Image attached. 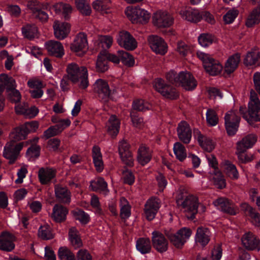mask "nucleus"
<instances>
[{"label": "nucleus", "mask_w": 260, "mask_h": 260, "mask_svg": "<svg viewBox=\"0 0 260 260\" xmlns=\"http://www.w3.org/2000/svg\"><path fill=\"white\" fill-rule=\"evenodd\" d=\"M53 27L55 38L59 40H63L70 33L71 27L67 22L56 20L54 22Z\"/></svg>", "instance_id": "22"}, {"label": "nucleus", "mask_w": 260, "mask_h": 260, "mask_svg": "<svg viewBox=\"0 0 260 260\" xmlns=\"http://www.w3.org/2000/svg\"><path fill=\"white\" fill-rule=\"evenodd\" d=\"M206 119L208 123L211 126L216 125L218 122V118L215 111L212 109H208L206 112Z\"/></svg>", "instance_id": "58"}, {"label": "nucleus", "mask_w": 260, "mask_h": 260, "mask_svg": "<svg viewBox=\"0 0 260 260\" xmlns=\"http://www.w3.org/2000/svg\"><path fill=\"white\" fill-rule=\"evenodd\" d=\"M56 171L50 167L41 168L38 171V178L42 184H47L56 176Z\"/></svg>", "instance_id": "24"}, {"label": "nucleus", "mask_w": 260, "mask_h": 260, "mask_svg": "<svg viewBox=\"0 0 260 260\" xmlns=\"http://www.w3.org/2000/svg\"><path fill=\"white\" fill-rule=\"evenodd\" d=\"M23 36L28 39L34 38L38 32L37 27L35 25H26L22 28Z\"/></svg>", "instance_id": "51"}, {"label": "nucleus", "mask_w": 260, "mask_h": 260, "mask_svg": "<svg viewBox=\"0 0 260 260\" xmlns=\"http://www.w3.org/2000/svg\"><path fill=\"white\" fill-rule=\"evenodd\" d=\"M40 147L39 145H32L28 148L26 155L29 160H32L40 156Z\"/></svg>", "instance_id": "55"}, {"label": "nucleus", "mask_w": 260, "mask_h": 260, "mask_svg": "<svg viewBox=\"0 0 260 260\" xmlns=\"http://www.w3.org/2000/svg\"><path fill=\"white\" fill-rule=\"evenodd\" d=\"M166 79L176 85L181 86L186 90H192L197 86V81L193 75L187 71L177 73L171 70L166 75Z\"/></svg>", "instance_id": "1"}, {"label": "nucleus", "mask_w": 260, "mask_h": 260, "mask_svg": "<svg viewBox=\"0 0 260 260\" xmlns=\"http://www.w3.org/2000/svg\"><path fill=\"white\" fill-rule=\"evenodd\" d=\"M148 40L151 49L156 54L164 55L168 50V45L164 39L158 36H149Z\"/></svg>", "instance_id": "16"}, {"label": "nucleus", "mask_w": 260, "mask_h": 260, "mask_svg": "<svg viewBox=\"0 0 260 260\" xmlns=\"http://www.w3.org/2000/svg\"><path fill=\"white\" fill-rule=\"evenodd\" d=\"M69 238L71 245L75 249H77L82 246L83 243L79 232L75 227H72L70 229Z\"/></svg>", "instance_id": "36"}, {"label": "nucleus", "mask_w": 260, "mask_h": 260, "mask_svg": "<svg viewBox=\"0 0 260 260\" xmlns=\"http://www.w3.org/2000/svg\"><path fill=\"white\" fill-rule=\"evenodd\" d=\"M75 4L78 10L83 15L89 16L91 14V7L86 0H75Z\"/></svg>", "instance_id": "41"}, {"label": "nucleus", "mask_w": 260, "mask_h": 260, "mask_svg": "<svg viewBox=\"0 0 260 260\" xmlns=\"http://www.w3.org/2000/svg\"><path fill=\"white\" fill-rule=\"evenodd\" d=\"M193 136L197 140L200 146L205 151L211 152L214 147V144L212 140L209 137L201 134V132L198 129L193 130Z\"/></svg>", "instance_id": "21"}, {"label": "nucleus", "mask_w": 260, "mask_h": 260, "mask_svg": "<svg viewBox=\"0 0 260 260\" xmlns=\"http://www.w3.org/2000/svg\"><path fill=\"white\" fill-rule=\"evenodd\" d=\"M165 234L173 245L177 248H181L191 236V231L188 228H183L175 234L166 231Z\"/></svg>", "instance_id": "9"}, {"label": "nucleus", "mask_w": 260, "mask_h": 260, "mask_svg": "<svg viewBox=\"0 0 260 260\" xmlns=\"http://www.w3.org/2000/svg\"><path fill=\"white\" fill-rule=\"evenodd\" d=\"M177 132L179 140L183 143L188 144L190 142L192 136L191 129L186 122H180L178 124Z\"/></svg>", "instance_id": "20"}, {"label": "nucleus", "mask_w": 260, "mask_h": 260, "mask_svg": "<svg viewBox=\"0 0 260 260\" xmlns=\"http://www.w3.org/2000/svg\"><path fill=\"white\" fill-rule=\"evenodd\" d=\"M70 49L77 55H83L88 49L86 35L83 32L77 34L71 44Z\"/></svg>", "instance_id": "11"}, {"label": "nucleus", "mask_w": 260, "mask_h": 260, "mask_svg": "<svg viewBox=\"0 0 260 260\" xmlns=\"http://www.w3.org/2000/svg\"><path fill=\"white\" fill-rule=\"evenodd\" d=\"M210 237V232L208 229L204 227H199L196 235V241L203 246L207 245Z\"/></svg>", "instance_id": "32"}, {"label": "nucleus", "mask_w": 260, "mask_h": 260, "mask_svg": "<svg viewBox=\"0 0 260 260\" xmlns=\"http://www.w3.org/2000/svg\"><path fill=\"white\" fill-rule=\"evenodd\" d=\"M60 260H75V257L72 252L66 247H60L58 252Z\"/></svg>", "instance_id": "54"}, {"label": "nucleus", "mask_w": 260, "mask_h": 260, "mask_svg": "<svg viewBox=\"0 0 260 260\" xmlns=\"http://www.w3.org/2000/svg\"><path fill=\"white\" fill-rule=\"evenodd\" d=\"M113 43V38L110 36H102L99 39V45L103 50L109 49Z\"/></svg>", "instance_id": "57"}, {"label": "nucleus", "mask_w": 260, "mask_h": 260, "mask_svg": "<svg viewBox=\"0 0 260 260\" xmlns=\"http://www.w3.org/2000/svg\"><path fill=\"white\" fill-rule=\"evenodd\" d=\"M151 240L153 248L158 252H166L169 247V242L160 232L154 231L152 233Z\"/></svg>", "instance_id": "15"}, {"label": "nucleus", "mask_w": 260, "mask_h": 260, "mask_svg": "<svg viewBox=\"0 0 260 260\" xmlns=\"http://www.w3.org/2000/svg\"><path fill=\"white\" fill-rule=\"evenodd\" d=\"M120 216L122 219L128 218L131 214V206L127 200L121 197L120 199Z\"/></svg>", "instance_id": "43"}, {"label": "nucleus", "mask_w": 260, "mask_h": 260, "mask_svg": "<svg viewBox=\"0 0 260 260\" xmlns=\"http://www.w3.org/2000/svg\"><path fill=\"white\" fill-rule=\"evenodd\" d=\"M133 109L132 110H135L138 111L144 112L146 110H149L151 106L149 103L145 101L142 99H137L134 101L132 105Z\"/></svg>", "instance_id": "48"}, {"label": "nucleus", "mask_w": 260, "mask_h": 260, "mask_svg": "<svg viewBox=\"0 0 260 260\" xmlns=\"http://www.w3.org/2000/svg\"><path fill=\"white\" fill-rule=\"evenodd\" d=\"M214 204L222 211L230 215H236L238 212L237 207L228 199L218 198L214 202Z\"/></svg>", "instance_id": "18"}, {"label": "nucleus", "mask_w": 260, "mask_h": 260, "mask_svg": "<svg viewBox=\"0 0 260 260\" xmlns=\"http://www.w3.org/2000/svg\"><path fill=\"white\" fill-rule=\"evenodd\" d=\"M72 213L75 219L82 224H87L90 220L89 215L81 209L75 210Z\"/></svg>", "instance_id": "52"}, {"label": "nucleus", "mask_w": 260, "mask_h": 260, "mask_svg": "<svg viewBox=\"0 0 260 260\" xmlns=\"http://www.w3.org/2000/svg\"><path fill=\"white\" fill-rule=\"evenodd\" d=\"M25 145V142L17 143L14 141L8 142L4 147L3 156L9 160V164H14L19 156L20 151Z\"/></svg>", "instance_id": "7"}, {"label": "nucleus", "mask_w": 260, "mask_h": 260, "mask_svg": "<svg viewBox=\"0 0 260 260\" xmlns=\"http://www.w3.org/2000/svg\"><path fill=\"white\" fill-rule=\"evenodd\" d=\"M223 168L225 174L232 179L239 178V173L236 166L229 161H225L223 164Z\"/></svg>", "instance_id": "37"}, {"label": "nucleus", "mask_w": 260, "mask_h": 260, "mask_svg": "<svg viewBox=\"0 0 260 260\" xmlns=\"http://www.w3.org/2000/svg\"><path fill=\"white\" fill-rule=\"evenodd\" d=\"M123 179L124 183L128 185H132L135 180L133 173L128 170H126L123 172Z\"/></svg>", "instance_id": "63"}, {"label": "nucleus", "mask_w": 260, "mask_h": 260, "mask_svg": "<svg viewBox=\"0 0 260 260\" xmlns=\"http://www.w3.org/2000/svg\"><path fill=\"white\" fill-rule=\"evenodd\" d=\"M213 181L214 185L219 189H222L226 186V182L221 172L217 171L213 172Z\"/></svg>", "instance_id": "49"}, {"label": "nucleus", "mask_w": 260, "mask_h": 260, "mask_svg": "<svg viewBox=\"0 0 260 260\" xmlns=\"http://www.w3.org/2000/svg\"><path fill=\"white\" fill-rule=\"evenodd\" d=\"M108 60L106 59V56L102 53L98 56L96 63V70L99 72H105L108 69Z\"/></svg>", "instance_id": "45"}, {"label": "nucleus", "mask_w": 260, "mask_h": 260, "mask_svg": "<svg viewBox=\"0 0 260 260\" xmlns=\"http://www.w3.org/2000/svg\"><path fill=\"white\" fill-rule=\"evenodd\" d=\"M47 8L48 5H44L42 9L39 8L38 10H35L32 15L33 17L42 22H46L48 19V15L44 10L47 9Z\"/></svg>", "instance_id": "53"}, {"label": "nucleus", "mask_w": 260, "mask_h": 260, "mask_svg": "<svg viewBox=\"0 0 260 260\" xmlns=\"http://www.w3.org/2000/svg\"><path fill=\"white\" fill-rule=\"evenodd\" d=\"M173 151L176 158L180 161H183L187 156L185 147L180 142L174 144Z\"/></svg>", "instance_id": "44"}, {"label": "nucleus", "mask_w": 260, "mask_h": 260, "mask_svg": "<svg viewBox=\"0 0 260 260\" xmlns=\"http://www.w3.org/2000/svg\"><path fill=\"white\" fill-rule=\"evenodd\" d=\"M38 236L43 240H49L53 238L54 236L51 228L47 224L41 226L38 230Z\"/></svg>", "instance_id": "50"}, {"label": "nucleus", "mask_w": 260, "mask_h": 260, "mask_svg": "<svg viewBox=\"0 0 260 260\" xmlns=\"http://www.w3.org/2000/svg\"><path fill=\"white\" fill-rule=\"evenodd\" d=\"M120 121L115 115L110 116L107 123L108 133L112 137L116 136L119 133Z\"/></svg>", "instance_id": "34"}, {"label": "nucleus", "mask_w": 260, "mask_h": 260, "mask_svg": "<svg viewBox=\"0 0 260 260\" xmlns=\"http://www.w3.org/2000/svg\"><path fill=\"white\" fill-rule=\"evenodd\" d=\"M15 238L12 234L5 232L0 236V249L6 251H11L15 248L14 241Z\"/></svg>", "instance_id": "26"}, {"label": "nucleus", "mask_w": 260, "mask_h": 260, "mask_svg": "<svg viewBox=\"0 0 260 260\" xmlns=\"http://www.w3.org/2000/svg\"><path fill=\"white\" fill-rule=\"evenodd\" d=\"M27 134L22 126L15 128L10 134L11 141H14L15 143L23 139H24Z\"/></svg>", "instance_id": "46"}, {"label": "nucleus", "mask_w": 260, "mask_h": 260, "mask_svg": "<svg viewBox=\"0 0 260 260\" xmlns=\"http://www.w3.org/2000/svg\"><path fill=\"white\" fill-rule=\"evenodd\" d=\"M93 86L94 91L99 99L104 103L108 102L111 94L108 83L105 80L99 79L96 81Z\"/></svg>", "instance_id": "14"}, {"label": "nucleus", "mask_w": 260, "mask_h": 260, "mask_svg": "<svg viewBox=\"0 0 260 260\" xmlns=\"http://www.w3.org/2000/svg\"><path fill=\"white\" fill-rule=\"evenodd\" d=\"M93 161L96 171L101 172L104 169V164L100 148L97 146L93 147L92 149Z\"/></svg>", "instance_id": "35"}, {"label": "nucleus", "mask_w": 260, "mask_h": 260, "mask_svg": "<svg viewBox=\"0 0 260 260\" xmlns=\"http://www.w3.org/2000/svg\"><path fill=\"white\" fill-rule=\"evenodd\" d=\"M118 44L127 50H133L137 47L135 38L126 31H120L117 38Z\"/></svg>", "instance_id": "17"}, {"label": "nucleus", "mask_w": 260, "mask_h": 260, "mask_svg": "<svg viewBox=\"0 0 260 260\" xmlns=\"http://www.w3.org/2000/svg\"><path fill=\"white\" fill-rule=\"evenodd\" d=\"M0 81L4 85V90L6 88L7 97L11 103H17L20 101L21 95L19 91L16 89L15 80L5 74H1Z\"/></svg>", "instance_id": "5"}, {"label": "nucleus", "mask_w": 260, "mask_h": 260, "mask_svg": "<svg viewBox=\"0 0 260 260\" xmlns=\"http://www.w3.org/2000/svg\"><path fill=\"white\" fill-rule=\"evenodd\" d=\"M152 151L145 145H141L137 152V159L142 166H145L151 159Z\"/></svg>", "instance_id": "27"}, {"label": "nucleus", "mask_w": 260, "mask_h": 260, "mask_svg": "<svg viewBox=\"0 0 260 260\" xmlns=\"http://www.w3.org/2000/svg\"><path fill=\"white\" fill-rule=\"evenodd\" d=\"M136 247L138 251L142 254L147 253L150 252L151 245L149 238H139L136 243Z\"/></svg>", "instance_id": "39"}, {"label": "nucleus", "mask_w": 260, "mask_h": 260, "mask_svg": "<svg viewBox=\"0 0 260 260\" xmlns=\"http://www.w3.org/2000/svg\"><path fill=\"white\" fill-rule=\"evenodd\" d=\"M245 108L241 107L239 109L240 113L248 122L260 121V101L257 94L253 89L250 92V101L248 103V116L245 113Z\"/></svg>", "instance_id": "3"}, {"label": "nucleus", "mask_w": 260, "mask_h": 260, "mask_svg": "<svg viewBox=\"0 0 260 260\" xmlns=\"http://www.w3.org/2000/svg\"><path fill=\"white\" fill-rule=\"evenodd\" d=\"M117 54L123 64L127 67H132L134 65L135 60L129 53L123 50H119Z\"/></svg>", "instance_id": "47"}, {"label": "nucleus", "mask_w": 260, "mask_h": 260, "mask_svg": "<svg viewBox=\"0 0 260 260\" xmlns=\"http://www.w3.org/2000/svg\"><path fill=\"white\" fill-rule=\"evenodd\" d=\"M153 86L158 92L166 98L174 100L178 98V94L175 88L165 83L161 78L155 80Z\"/></svg>", "instance_id": "10"}, {"label": "nucleus", "mask_w": 260, "mask_h": 260, "mask_svg": "<svg viewBox=\"0 0 260 260\" xmlns=\"http://www.w3.org/2000/svg\"><path fill=\"white\" fill-rule=\"evenodd\" d=\"M198 41L201 46L205 47L213 43V37L210 34H203L198 37Z\"/></svg>", "instance_id": "59"}, {"label": "nucleus", "mask_w": 260, "mask_h": 260, "mask_svg": "<svg viewBox=\"0 0 260 260\" xmlns=\"http://www.w3.org/2000/svg\"><path fill=\"white\" fill-rule=\"evenodd\" d=\"M244 64L246 66L260 64V52L254 51L248 52L244 60Z\"/></svg>", "instance_id": "38"}, {"label": "nucleus", "mask_w": 260, "mask_h": 260, "mask_svg": "<svg viewBox=\"0 0 260 260\" xmlns=\"http://www.w3.org/2000/svg\"><path fill=\"white\" fill-rule=\"evenodd\" d=\"M181 17L188 21L197 23L202 20L201 12L190 7L185 8L180 11Z\"/></svg>", "instance_id": "23"}, {"label": "nucleus", "mask_w": 260, "mask_h": 260, "mask_svg": "<svg viewBox=\"0 0 260 260\" xmlns=\"http://www.w3.org/2000/svg\"><path fill=\"white\" fill-rule=\"evenodd\" d=\"M7 11L10 15L14 17H18L20 15L21 9L17 5H9L7 7Z\"/></svg>", "instance_id": "64"}, {"label": "nucleus", "mask_w": 260, "mask_h": 260, "mask_svg": "<svg viewBox=\"0 0 260 260\" xmlns=\"http://www.w3.org/2000/svg\"><path fill=\"white\" fill-rule=\"evenodd\" d=\"M152 22L157 27H167L173 24V19L167 12L158 11L153 14Z\"/></svg>", "instance_id": "13"}, {"label": "nucleus", "mask_w": 260, "mask_h": 260, "mask_svg": "<svg viewBox=\"0 0 260 260\" xmlns=\"http://www.w3.org/2000/svg\"><path fill=\"white\" fill-rule=\"evenodd\" d=\"M145 207L152 209L154 211H158L160 207L158 199L156 198H151L149 199L146 203Z\"/></svg>", "instance_id": "61"}, {"label": "nucleus", "mask_w": 260, "mask_h": 260, "mask_svg": "<svg viewBox=\"0 0 260 260\" xmlns=\"http://www.w3.org/2000/svg\"><path fill=\"white\" fill-rule=\"evenodd\" d=\"M125 14L133 23H146L150 17V13L147 11L139 7H127Z\"/></svg>", "instance_id": "6"}, {"label": "nucleus", "mask_w": 260, "mask_h": 260, "mask_svg": "<svg viewBox=\"0 0 260 260\" xmlns=\"http://www.w3.org/2000/svg\"><path fill=\"white\" fill-rule=\"evenodd\" d=\"M176 203L188 219H193L195 218L199 207V201L197 197L180 192L176 197Z\"/></svg>", "instance_id": "2"}, {"label": "nucleus", "mask_w": 260, "mask_h": 260, "mask_svg": "<svg viewBox=\"0 0 260 260\" xmlns=\"http://www.w3.org/2000/svg\"><path fill=\"white\" fill-rule=\"evenodd\" d=\"M89 187L92 191L101 192L105 194L109 192V190L107 188V183L101 177L96 178L91 181Z\"/></svg>", "instance_id": "33"}, {"label": "nucleus", "mask_w": 260, "mask_h": 260, "mask_svg": "<svg viewBox=\"0 0 260 260\" xmlns=\"http://www.w3.org/2000/svg\"><path fill=\"white\" fill-rule=\"evenodd\" d=\"M53 9L56 13L62 12L64 18L67 19L69 18V15L72 13L73 11L72 7L68 4H63L60 3L56 4L53 6Z\"/></svg>", "instance_id": "42"}, {"label": "nucleus", "mask_w": 260, "mask_h": 260, "mask_svg": "<svg viewBox=\"0 0 260 260\" xmlns=\"http://www.w3.org/2000/svg\"><path fill=\"white\" fill-rule=\"evenodd\" d=\"M239 14V11L236 9H232L229 10L223 16V19L226 24L232 23Z\"/></svg>", "instance_id": "60"}, {"label": "nucleus", "mask_w": 260, "mask_h": 260, "mask_svg": "<svg viewBox=\"0 0 260 260\" xmlns=\"http://www.w3.org/2000/svg\"><path fill=\"white\" fill-rule=\"evenodd\" d=\"M198 57L202 61L204 68L211 75H217L221 71L222 65L215 60L209 54L201 51L197 53Z\"/></svg>", "instance_id": "8"}, {"label": "nucleus", "mask_w": 260, "mask_h": 260, "mask_svg": "<svg viewBox=\"0 0 260 260\" xmlns=\"http://www.w3.org/2000/svg\"><path fill=\"white\" fill-rule=\"evenodd\" d=\"M241 241L243 246L247 250H260V240L251 232L245 233Z\"/></svg>", "instance_id": "19"}, {"label": "nucleus", "mask_w": 260, "mask_h": 260, "mask_svg": "<svg viewBox=\"0 0 260 260\" xmlns=\"http://www.w3.org/2000/svg\"><path fill=\"white\" fill-rule=\"evenodd\" d=\"M68 213L67 208L62 205L56 204L53 208L51 217L56 222H61L66 219Z\"/></svg>", "instance_id": "30"}, {"label": "nucleus", "mask_w": 260, "mask_h": 260, "mask_svg": "<svg viewBox=\"0 0 260 260\" xmlns=\"http://www.w3.org/2000/svg\"><path fill=\"white\" fill-rule=\"evenodd\" d=\"M130 117L134 126L140 129L144 126V123L143 119L139 117L136 112L134 110H131Z\"/></svg>", "instance_id": "56"}, {"label": "nucleus", "mask_w": 260, "mask_h": 260, "mask_svg": "<svg viewBox=\"0 0 260 260\" xmlns=\"http://www.w3.org/2000/svg\"><path fill=\"white\" fill-rule=\"evenodd\" d=\"M48 53L56 57H61L64 54L63 47L58 41L51 40L46 43Z\"/></svg>", "instance_id": "25"}, {"label": "nucleus", "mask_w": 260, "mask_h": 260, "mask_svg": "<svg viewBox=\"0 0 260 260\" xmlns=\"http://www.w3.org/2000/svg\"><path fill=\"white\" fill-rule=\"evenodd\" d=\"M240 61V55L236 53L230 56L224 65V71L228 74L233 73L238 68Z\"/></svg>", "instance_id": "31"}, {"label": "nucleus", "mask_w": 260, "mask_h": 260, "mask_svg": "<svg viewBox=\"0 0 260 260\" xmlns=\"http://www.w3.org/2000/svg\"><path fill=\"white\" fill-rule=\"evenodd\" d=\"M83 68H86L83 66L79 67L75 63L69 64L67 68L68 78L73 83H77L79 81V77L82 75Z\"/></svg>", "instance_id": "28"}, {"label": "nucleus", "mask_w": 260, "mask_h": 260, "mask_svg": "<svg viewBox=\"0 0 260 260\" xmlns=\"http://www.w3.org/2000/svg\"><path fill=\"white\" fill-rule=\"evenodd\" d=\"M55 193L58 202L63 203H69L71 202V192L67 187L60 185H55Z\"/></svg>", "instance_id": "29"}, {"label": "nucleus", "mask_w": 260, "mask_h": 260, "mask_svg": "<svg viewBox=\"0 0 260 260\" xmlns=\"http://www.w3.org/2000/svg\"><path fill=\"white\" fill-rule=\"evenodd\" d=\"M240 118L233 111H228L224 116L225 125L229 136L235 135L238 131Z\"/></svg>", "instance_id": "12"}, {"label": "nucleus", "mask_w": 260, "mask_h": 260, "mask_svg": "<svg viewBox=\"0 0 260 260\" xmlns=\"http://www.w3.org/2000/svg\"><path fill=\"white\" fill-rule=\"evenodd\" d=\"M83 69V73H82V75L79 77V81L78 82H79V87L82 89H85L88 87L89 85L88 80V74L87 69Z\"/></svg>", "instance_id": "62"}, {"label": "nucleus", "mask_w": 260, "mask_h": 260, "mask_svg": "<svg viewBox=\"0 0 260 260\" xmlns=\"http://www.w3.org/2000/svg\"><path fill=\"white\" fill-rule=\"evenodd\" d=\"M260 22V7L254 9L249 15L246 25L248 27H252Z\"/></svg>", "instance_id": "40"}, {"label": "nucleus", "mask_w": 260, "mask_h": 260, "mask_svg": "<svg viewBox=\"0 0 260 260\" xmlns=\"http://www.w3.org/2000/svg\"><path fill=\"white\" fill-rule=\"evenodd\" d=\"M256 141L257 138L254 135L249 134L237 143L236 154L242 162L245 163L252 159V155L248 156L244 153L248 149L251 148Z\"/></svg>", "instance_id": "4"}]
</instances>
